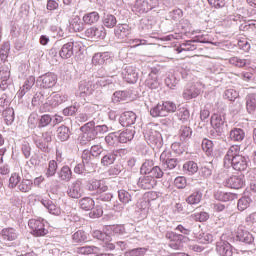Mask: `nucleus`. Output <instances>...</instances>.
Wrapping results in <instances>:
<instances>
[{"label": "nucleus", "instance_id": "nucleus-40", "mask_svg": "<svg viewBox=\"0 0 256 256\" xmlns=\"http://www.w3.org/2000/svg\"><path fill=\"white\" fill-rule=\"evenodd\" d=\"M116 155L113 153L106 154L101 159V165L103 167H109V165H113L115 163Z\"/></svg>", "mask_w": 256, "mask_h": 256}, {"label": "nucleus", "instance_id": "nucleus-12", "mask_svg": "<svg viewBox=\"0 0 256 256\" xmlns=\"http://www.w3.org/2000/svg\"><path fill=\"white\" fill-rule=\"evenodd\" d=\"M1 237L4 241H15L19 237V233L13 227L3 228L1 231Z\"/></svg>", "mask_w": 256, "mask_h": 256}, {"label": "nucleus", "instance_id": "nucleus-4", "mask_svg": "<svg viewBox=\"0 0 256 256\" xmlns=\"http://www.w3.org/2000/svg\"><path fill=\"white\" fill-rule=\"evenodd\" d=\"M84 36L91 41H100L107 37V30L105 26H91L84 31Z\"/></svg>", "mask_w": 256, "mask_h": 256}, {"label": "nucleus", "instance_id": "nucleus-5", "mask_svg": "<svg viewBox=\"0 0 256 256\" xmlns=\"http://www.w3.org/2000/svg\"><path fill=\"white\" fill-rule=\"evenodd\" d=\"M226 185L230 189H243L245 187V175H233L226 180Z\"/></svg>", "mask_w": 256, "mask_h": 256}, {"label": "nucleus", "instance_id": "nucleus-29", "mask_svg": "<svg viewBox=\"0 0 256 256\" xmlns=\"http://www.w3.org/2000/svg\"><path fill=\"white\" fill-rule=\"evenodd\" d=\"M191 135H193V131L191 127L182 126L179 130V138L180 141H187V139H191Z\"/></svg>", "mask_w": 256, "mask_h": 256}, {"label": "nucleus", "instance_id": "nucleus-33", "mask_svg": "<svg viewBox=\"0 0 256 256\" xmlns=\"http://www.w3.org/2000/svg\"><path fill=\"white\" fill-rule=\"evenodd\" d=\"M81 131L85 133L86 135H89V139H94L97 135V132H95V128L93 126V123H87L84 126L81 127Z\"/></svg>", "mask_w": 256, "mask_h": 256}, {"label": "nucleus", "instance_id": "nucleus-51", "mask_svg": "<svg viewBox=\"0 0 256 256\" xmlns=\"http://www.w3.org/2000/svg\"><path fill=\"white\" fill-rule=\"evenodd\" d=\"M194 221H199L200 223H205V221L209 220V213L207 212H199L192 215Z\"/></svg>", "mask_w": 256, "mask_h": 256}, {"label": "nucleus", "instance_id": "nucleus-64", "mask_svg": "<svg viewBox=\"0 0 256 256\" xmlns=\"http://www.w3.org/2000/svg\"><path fill=\"white\" fill-rule=\"evenodd\" d=\"M9 108V101L5 98H0V113H4Z\"/></svg>", "mask_w": 256, "mask_h": 256}, {"label": "nucleus", "instance_id": "nucleus-53", "mask_svg": "<svg viewBox=\"0 0 256 256\" xmlns=\"http://www.w3.org/2000/svg\"><path fill=\"white\" fill-rule=\"evenodd\" d=\"M229 63L230 65H234V67H245L247 65V60L240 59L239 57H231Z\"/></svg>", "mask_w": 256, "mask_h": 256}, {"label": "nucleus", "instance_id": "nucleus-24", "mask_svg": "<svg viewBox=\"0 0 256 256\" xmlns=\"http://www.w3.org/2000/svg\"><path fill=\"white\" fill-rule=\"evenodd\" d=\"M197 243H200L201 245H209V243H213V235L207 232H201L196 237Z\"/></svg>", "mask_w": 256, "mask_h": 256}, {"label": "nucleus", "instance_id": "nucleus-49", "mask_svg": "<svg viewBox=\"0 0 256 256\" xmlns=\"http://www.w3.org/2000/svg\"><path fill=\"white\" fill-rule=\"evenodd\" d=\"M118 198H119V201H121V203L127 204L131 201V194L126 190H119Z\"/></svg>", "mask_w": 256, "mask_h": 256}, {"label": "nucleus", "instance_id": "nucleus-46", "mask_svg": "<svg viewBox=\"0 0 256 256\" xmlns=\"http://www.w3.org/2000/svg\"><path fill=\"white\" fill-rule=\"evenodd\" d=\"M57 169H58L57 161L51 160L48 163V168H47V171H46V176L47 177H53V175H55L57 173Z\"/></svg>", "mask_w": 256, "mask_h": 256}, {"label": "nucleus", "instance_id": "nucleus-44", "mask_svg": "<svg viewBox=\"0 0 256 256\" xmlns=\"http://www.w3.org/2000/svg\"><path fill=\"white\" fill-rule=\"evenodd\" d=\"M218 251L221 256H233V248L231 244H223L218 248Z\"/></svg>", "mask_w": 256, "mask_h": 256}, {"label": "nucleus", "instance_id": "nucleus-42", "mask_svg": "<svg viewBox=\"0 0 256 256\" xmlns=\"http://www.w3.org/2000/svg\"><path fill=\"white\" fill-rule=\"evenodd\" d=\"M33 85H35V76H29L26 79L24 85L22 86V90H21L22 95H25L27 91H30Z\"/></svg>", "mask_w": 256, "mask_h": 256}, {"label": "nucleus", "instance_id": "nucleus-8", "mask_svg": "<svg viewBox=\"0 0 256 256\" xmlns=\"http://www.w3.org/2000/svg\"><path fill=\"white\" fill-rule=\"evenodd\" d=\"M158 3L159 0H137L136 7L139 9V11H142V13H147V11L155 9Z\"/></svg>", "mask_w": 256, "mask_h": 256}, {"label": "nucleus", "instance_id": "nucleus-35", "mask_svg": "<svg viewBox=\"0 0 256 256\" xmlns=\"http://www.w3.org/2000/svg\"><path fill=\"white\" fill-rule=\"evenodd\" d=\"M133 139V131L125 130L121 133H118V141L119 143H128Z\"/></svg>", "mask_w": 256, "mask_h": 256}, {"label": "nucleus", "instance_id": "nucleus-36", "mask_svg": "<svg viewBox=\"0 0 256 256\" xmlns=\"http://www.w3.org/2000/svg\"><path fill=\"white\" fill-rule=\"evenodd\" d=\"M160 161H162V163H166L168 169H175V167H177V161L175 159H167V152H163L160 155Z\"/></svg>", "mask_w": 256, "mask_h": 256}, {"label": "nucleus", "instance_id": "nucleus-32", "mask_svg": "<svg viewBox=\"0 0 256 256\" xmlns=\"http://www.w3.org/2000/svg\"><path fill=\"white\" fill-rule=\"evenodd\" d=\"M225 124V120H223V117L219 114H214L211 117V125L214 129H221L223 125Z\"/></svg>", "mask_w": 256, "mask_h": 256}, {"label": "nucleus", "instance_id": "nucleus-16", "mask_svg": "<svg viewBox=\"0 0 256 256\" xmlns=\"http://www.w3.org/2000/svg\"><path fill=\"white\" fill-rule=\"evenodd\" d=\"M201 201H203V192H201V190H195L186 198L188 205H199Z\"/></svg>", "mask_w": 256, "mask_h": 256}, {"label": "nucleus", "instance_id": "nucleus-22", "mask_svg": "<svg viewBox=\"0 0 256 256\" xmlns=\"http://www.w3.org/2000/svg\"><path fill=\"white\" fill-rule=\"evenodd\" d=\"M151 117H167L163 103H158L150 109Z\"/></svg>", "mask_w": 256, "mask_h": 256}, {"label": "nucleus", "instance_id": "nucleus-18", "mask_svg": "<svg viewBox=\"0 0 256 256\" xmlns=\"http://www.w3.org/2000/svg\"><path fill=\"white\" fill-rule=\"evenodd\" d=\"M102 24V27H106V29H113L117 25V17L113 14H104Z\"/></svg>", "mask_w": 256, "mask_h": 256}, {"label": "nucleus", "instance_id": "nucleus-48", "mask_svg": "<svg viewBox=\"0 0 256 256\" xmlns=\"http://www.w3.org/2000/svg\"><path fill=\"white\" fill-rule=\"evenodd\" d=\"M146 86L149 87V89H157L159 87L157 76L149 75L146 79Z\"/></svg>", "mask_w": 256, "mask_h": 256}, {"label": "nucleus", "instance_id": "nucleus-11", "mask_svg": "<svg viewBox=\"0 0 256 256\" xmlns=\"http://www.w3.org/2000/svg\"><path fill=\"white\" fill-rule=\"evenodd\" d=\"M214 197L217 201L227 203V201H235V199H237V194L218 190L215 192Z\"/></svg>", "mask_w": 256, "mask_h": 256}, {"label": "nucleus", "instance_id": "nucleus-20", "mask_svg": "<svg viewBox=\"0 0 256 256\" xmlns=\"http://www.w3.org/2000/svg\"><path fill=\"white\" fill-rule=\"evenodd\" d=\"M99 251V248L96 246H82L78 247L75 250L77 255H93Z\"/></svg>", "mask_w": 256, "mask_h": 256}, {"label": "nucleus", "instance_id": "nucleus-19", "mask_svg": "<svg viewBox=\"0 0 256 256\" xmlns=\"http://www.w3.org/2000/svg\"><path fill=\"white\" fill-rule=\"evenodd\" d=\"M70 29H72L74 33H81V31L85 29V23L81 22V18L79 16H74L70 20Z\"/></svg>", "mask_w": 256, "mask_h": 256}, {"label": "nucleus", "instance_id": "nucleus-7", "mask_svg": "<svg viewBox=\"0 0 256 256\" xmlns=\"http://www.w3.org/2000/svg\"><path fill=\"white\" fill-rule=\"evenodd\" d=\"M135 121H137V114L133 111H126L120 116L122 127H131V125H135Z\"/></svg>", "mask_w": 256, "mask_h": 256}, {"label": "nucleus", "instance_id": "nucleus-54", "mask_svg": "<svg viewBox=\"0 0 256 256\" xmlns=\"http://www.w3.org/2000/svg\"><path fill=\"white\" fill-rule=\"evenodd\" d=\"M145 253H147V249L145 248H135L132 250H128L125 255L126 256H145Z\"/></svg>", "mask_w": 256, "mask_h": 256}, {"label": "nucleus", "instance_id": "nucleus-10", "mask_svg": "<svg viewBox=\"0 0 256 256\" xmlns=\"http://www.w3.org/2000/svg\"><path fill=\"white\" fill-rule=\"evenodd\" d=\"M99 19H101V15H99V12L97 11L85 13L82 17L84 25L89 26L99 23Z\"/></svg>", "mask_w": 256, "mask_h": 256}, {"label": "nucleus", "instance_id": "nucleus-26", "mask_svg": "<svg viewBox=\"0 0 256 256\" xmlns=\"http://www.w3.org/2000/svg\"><path fill=\"white\" fill-rule=\"evenodd\" d=\"M183 171H185L188 175H195V173L199 171V166L194 161H188L184 163Z\"/></svg>", "mask_w": 256, "mask_h": 256}, {"label": "nucleus", "instance_id": "nucleus-55", "mask_svg": "<svg viewBox=\"0 0 256 256\" xmlns=\"http://www.w3.org/2000/svg\"><path fill=\"white\" fill-rule=\"evenodd\" d=\"M174 185L177 189H185L187 187V179L183 176H178L174 180Z\"/></svg>", "mask_w": 256, "mask_h": 256}, {"label": "nucleus", "instance_id": "nucleus-61", "mask_svg": "<svg viewBox=\"0 0 256 256\" xmlns=\"http://www.w3.org/2000/svg\"><path fill=\"white\" fill-rule=\"evenodd\" d=\"M199 96V92H192L191 89H186L183 92V98L189 101V99H195V97Z\"/></svg>", "mask_w": 256, "mask_h": 256}, {"label": "nucleus", "instance_id": "nucleus-34", "mask_svg": "<svg viewBox=\"0 0 256 256\" xmlns=\"http://www.w3.org/2000/svg\"><path fill=\"white\" fill-rule=\"evenodd\" d=\"M93 237L99 241H103L104 243H111V236L101 230H95L93 232Z\"/></svg>", "mask_w": 256, "mask_h": 256}, {"label": "nucleus", "instance_id": "nucleus-25", "mask_svg": "<svg viewBox=\"0 0 256 256\" xmlns=\"http://www.w3.org/2000/svg\"><path fill=\"white\" fill-rule=\"evenodd\" d=\"M246 109L248 113H254L256 110V94H249L246 96Z\"/></svg>", "mask_w": 256, "mask_h": 256}, {"label": "nucleus", "instance_id": "nucleus-2", "mask_svg": "<svg viewBox=\"0 0 256 256\" xmlns=\"http://www.w3.org/2000/svg\"><path fill=\"white\" fill-rule=\"evenodd\" d=\"M80 208L83 211H90L89 217L91 219H99L103 217V206L101 204H95V200L91 197H84L79 201Z\"/></svg>", "mask_w": 256, "mask_h": 256}, {"label": "nucleus", "instance_id": "nucleus-9", "mask_svg": "<svg viewBox=\"0 0 256 256\" xmlns=\"http://www.w3.org/2000/svg\"><path fill=\"white\" fill-rule=\"evenodd\" d=\"M88 189L89 191H95L98 195H101V193L107 192L109 187L101 180H92L88 185Z\"/></svg>", "mask_w": 256, "mask_h": 256}, {"label": "nucleus", "instance_id": "nucleus-27", "mask_svg": "<svg viewBox=\"0 0 256 256\" xmlns=\"http://www.w3.org/2000/svg\"><path fill=\"white\" fill-rule=\"evenodd\" d=\"M201 147L208 157H210V155H213V149H214L213 141L207 138H204L202 140Z\"/></svg>", "mask_w": 256, "mask_h": 256}, {"label": "nucleus", "instance_id": "nucleus-21", "mask_svg": "<svg viewBox=\"0 0 256 256\" xmlns=\"http://www.w3.org/2000/svg\"><path fill=\"white\" fill-rule=\"evenodd\" d=\"M230 139L235 142L243 141L245 139V131L241 128H233L230 131Z\"/></svg>", "mask_w": 256, "mask_h": 256}, {"label": "nucleus", "instance_id": "nucleus-14", "mask_svg": "<svg viewBox=\"0 0 256 256\" xmlns=\"http://www.w3.org/2000/svg\"><path fill=\"white\" fill-rule=\"evenodd\" d=\"M68 195L72 199H79V197L83 195V188H81V182H74L68 191Z\"/></svg>", "mask_w": 256, "mask_h": 256}, {"label": "nucleus", "instance_id": "nucleus-3", "mask_svg": "<svg viewBox=\"0 0 256 256\" xmlns=\"http://www.w3.org/2000/svg\"><path fill=\"white\" fill-rule=\"evenodd\" d=\"M45 219H30L28 222V227L31 230V234L34 237H45L49 233V230L45 228Z\"/></svg>", "mask_w": 256, "mask_h": 256}, {"label": "nucleus", "instance_id": "nucleus-28", "mask_svg": "<svg viewBox=\"0 0 256 256\" xmlns=\"http://www.w3.org/2000/svg\"><path fill=\"white\" fill-rule=\"evenodd\" d=\"M18 189L21 193H29V191L33 189V181L30 179H23L18 185Z\"/></svg>", "mask_w": 256, "mask_h": 256}, {"label": "nucleus", "instance_id": "nucleus-41", "mask_svg": "<svg viewBox=\"0 0 256 256\" xmlns=\"http://www.w3.org/2000/svg\"><path fill=\"white\" fill-rule=\"evenodd\" d=\"M251 205V199L244 196L238 200L237 208L239 211H245Z\"/></svg>", "mask_w": 256, "mask_h": 256}, {"label": "nucleus", "instance_id": "nucleus-39", "mask_svg": "<svg viewBox=\"0 0 256 256\" xmlns=\"http://www.w3.org/2000/svg\"><path fill=\"white\" fill-rule=\"evenodd\" d=\"M74 243H85L87 241V234L83 230H78L72 236Z\"/></svg>", "mask_w": 256, "mask_h": 256}, {"label": "nucleus", "instance_id": "nucleus-60", "mask_svg": "<svg viewBox=\"0 0 256 256\" xmlns=\"http://www.w3.org/2000/svg\"><path fill=\"white\" fill-rule=\"evenodd\" d=\"M208 4L214 9H221L222 7H225V0H207Z\"/></svg>", "mask_w": 256, "mask_h": 256}, {"label": "nucleus", "instance_id": "nucleus-50", "mask_svg": "<svg viewBox=\"0 0 256 256\" xmlns=\"http://www.w3.org/2000/svg\"><path fill=\"white\" fill-rule=\"evenodd\" d=\"M153 161L148 160L141 166V173L144 175H151L153 172Z\"/></svg>", "mask_w": 256, "mask_h": 256}, {"label": "nucleus", "instance_id": "nucleus-52", "mask_svg": "<svg viewBox=\"0 0 256 256\" xmlns=\"http://www.w3.org/2000/svg\"><path fill=\"white\" fill-rule=\"evenodd\" d=\"M239 237H240V241H243L244 243L251 244L253 243V241H255L253 234H251V232L249 231H243Z\"/></svg>", "mask_w": 256, "mask_h": 256}, {"label": "nucleus", "instance_id": "nucleus-6", "mask_svg": "<svg viewBox=\"0 0 256 256\" xmlns=\"http://www.w3.org/2000/svg\"><path fill=\"white\" fill-rule=\"evenodd\" d=\"M57 74L48 72L41 76V87L43 89H53L57 85Z\"/></svg>", "mask_w": 256, "mask_h": 256}, {"label": "nucleus", "instance_id": "nucleus-31", "mask_svg": "<svg viewBox=\"0 0 256 256\" xmlns=\"http://www.w3.org/2000/svg\"><path fill=\"white\" fill-rule=\"evenodd\" d=\"M72 175L73 172H71L69 166H63L59 172V177L62 181H71Z\"/></svg>", "mask_w": 256, "mask_h": 256}, {"label": "nucleus", "instance_id": "nucleus-56", "mask_svg": "<svg viewBox=\"0 0 256 256\" xmlns=\"http://www.w3.org/2000/svg\"><path fill=\"white\" fill-rule=\"evenodd\" d=\"M225 97L228 101H235L239 97V92L235 89H228L225 91Z\"/></svg>", "mask_w": 256, "mask_h": 256}, {"label": "nucleus", "instance_id": "nucleus-13", "mask_svg": "<svg viewBox=\"0 0 256 256\" xmlns=\"http://www.w3.org/2000/svg\"><path fill=\"white\" fill-rule=\"evenodd\" d=\"M73 47H75L73 42L64 44L59 52L61 59H71L73 57Z\"/></svg>", "mask_w": 256, "mask_h": 256}, {"label": "nucleus", "instance_id": "nucleus-57", "mask_svg": "<svg viewBox=\"0 0 256 256\" xmlns=\"http://www.w3.org/2000/svg\"><path fill=\"white\" fill-rule=\"evenodd\" d=\"M164 173L163 170L161 169V167L159 166H154L152 168V173L150 175V177H153V179H161L163 177Z\"/></svg>", "mask_w": 256, "mask_h": 256}, {"label": "nucleus", "instance_id": "nucleus-1", "mask_svg": "<svg viewBox=\"0 0 256 256\" xmlns=\"http://www.w3.org/2000/svg\"><path fill=\"white\" fill-rule=\"evenodd\" d=\"M239 153H241V147L232 145L224 157V165H232L235 171H247L249 167L247 158Z\"/></svg>", "mask_w": 256, "mask_h": 256}, {"label": "nucleus", "instance_id": "nucleus-30", "mask_svg": "<svg viewBox=\"0 0 256 256\" xmlns=\"http://www.w3.org/2000/svg\"><path fill=\"white\" fill-rule=\"evenodd\" d=\"M107 145L115 147L119 143V132H112L105 137Z\"/></svg>", "mask_w": 256, "mask_h": 256}, {"label": "nucleus", "instance_id": "nucleus-15", "mask_svg": "<svg viewBox=\"0 0 256 256\" xmlns=\"http://www.w3.org/2000/svg\"><path fill=\"white\" fill-rule=\"evenodd\" d=\"M139 185L142 189H154L157 187V180L152 176H144L140 179Z\"/></svg>", "mask_w": 256, "mask_h": 256}, {"label": "nucleus", "instance_id": "nucleus-17", "mask_svg": "<svg viewBox=\"0 0 256 256\" xmlns=\"http://www.w3.org/2000/svg\"><path fill=\"white\" fill-rule=\"evenodd\" d=\"M41 203L42 205H44V207L49 211L51 215H61V207L57 206L53 201L42 200Z\"/></svg>", "mask_w": 256, "mask_h": 256}, {"label": "nucleus", "instance_id": "nucleus-43", "mask_svg": "<svg viewBox=\"0 0 256 256\" xmlns=\"http://www.w3.org/2000/svg\"><path fill=\"white\" fill-rule=\"evenodd\" d=\"M2 116L4 117L7 125L13 123L15 119V111L13 108H8L4 112H2Z\"/></svg>", "mask_w": 256, "mask_h": 256}, {"label": "nucleus", "instance_id": "nucleus-38", "mask_svg": "<svg viewBox=\"0 0 256 256\" xmlns=\"http://www.w3.org/2000/svg\"><path fill=\"white\" fill-rule=\"evenodd\" d=\"M162 105L164 107V113L169 115V113H175L177 111V104H175L173 101H164L162 102Z\"/></svg>", "mask_w": 256, "mask_h": 256}, {"label": "nucleus", "instance_id": "nucleus-45", "mask_svg": "<svg viewBox=\"0 0 256 256\" xmlns=\"http://www.w3.org/2000/svg\"><path fill=\"white\" fill-rule=\"evenodd\" d=\"M166 239H169V241H176L178 245H181V241L185 239V236L181 234H177L173 231H170L166 233Z\"/></svg>", "mask_w": 256, "mask_h": 256}, {"label": "nucleus", "instance_id": "nucleus-47", "mask_svg": "<svg viewBox=\"0 0 256 256\" xmlns=\"http://www.w3.org/2000/svg\"><path fill=\"white\" fill-rule=\"evenodd\" d=\"M21 183V176L19 173H12L9 179V187L10 189H15Z\"/></svg>", "mask_w": 256, "mask_h": 256}, {"label": "nucleus", "instance_id": "nucleus-59", "mask_svg": "<svg viewBox=\"0 0 256 256\" xmlns=\"http://www.w3.org/2000/svg\"><path fill=\"white\" fill-rule=\"evenodd\" d=\"M197 47L191 45L190 43L183 44L182 46L176 49L177 53H183V51H195Z\"/></svg>", "mask_w": 256, "mask_h": 256}, {"label": "nucleus", "instance_id": "nucleus-37", "mask_svg": "<svg viewBox=\"0 0 256 256\" xmlns=\"http://www.w3.org/2000/svg\"><path fill=\"white\" fill-rule=\"evenodd\" d=\"M57 135L60 141H67L69 139V128L65 125L60 126L57 129Z\"/></svg>", "mask_w": 256, "mask_h": 256}, {"label": "nucleus", "instance_id": "nucleus-58", "mask_svg": "<svg viewBox=\"0 0 256 256\" xmlns=\"http://www.w3.org/2000/svg\"><path fill=\"white\" fill-rule=\"evenodd\" d=\"M51 121H52L51 115L44 114L40 118L38 127H47V125H49V123H51Z\"/></svg>", "mask_w": 256, "mask_h": 256}, {"label": "nucleus", "instance_id": "nucleus-63", "mask_svg": "<svg viewBox=\"0 0 256 256\" xmlns=\"http://www.w3.org/2000/svg\"><path fill=\"white\" fill-rule=\"evenodd\" d=\"M102 151L103 147H101V145H94L91 147L90 153L93 157H98V155H101Z\"/></svg>", "mask_w": 256, "mask_h": 256}, {"label": "nucleus", "instance_id": "nucleus-62", "mask_svg": "<svg viewBox=\"0 0 256 256\" xmlns=\"http://www.w3.org/2000/svg\"><path fill=\"white\" fill-rule=\"evenodd\" d=\"M51 141V138H43L40 141H38L37 145L41 149V151H47L49 142Z\"/></svg>", "mask_w": 256, "mask_h": 256}, {"label": "nucleus", "instance_id": "nucleus-23", "mask_svg": "<svg viewBox=\"0 0 256 256\" xmlns=\"http://www.w3.org/2000/svg\"><path fill=\"white\" fill-rule=\"evenodd\" d=\"M79 91L84 95H93V91H95V86L91 82H81L79 85Z\"/></svg>", "mask_w": 256, "mask_h": 256}]
</instances>
